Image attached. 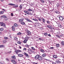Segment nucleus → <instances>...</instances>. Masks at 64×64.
<instances>
[{
  "label": "nucleus",
  "mask_w": 64,
  "mask_h": 64,
  "mask_svg": "<svg viewBox=\"0 0 64 64\" xmlns=\"http://www.w3.org/2000/svg\"><path fill=\"white\" fill-rule=\"evenodd\" d=\"M15 52L16 54H18V52H21V51L20 50H17L16 49L15 50Z\"/></svg>",
  "instance_id": "1"
},
{
  "label": "nucleus",
  "mask_w": 64,
  "mask_h": 64,
  "mask_svg": "<svg viewBox=\"0 0 64 64\" xmlns=\"http://www.w3.org/2000/svg\"><path fill=\"white\" fill-rule=\"evenodd\" d=\"M28 41V39L26 38H24V40L23 41V43H27V41Z\"/></svg>",
  "instance_id": "2"
},
{
  "label": "nucleus",
  "mask_w": 64,
  "mask_h": 64,
  "mask_svg": "<svg viewBox=\"0 0 64 64\" xmlns=\"http://www.w3.org/2000/svg\"><path fill=\"white\" fill-rule=\"evenodd\" d=\"M0 25H1V26H4V27H5V24L2 22H0Z\"/></svg>",
  "instance_id": "3"
},
{
  "label": "nucleus",
  "mask_w": 64,
  "mask_h": 64,
  "mask_svg": "<svg viewBox=\"0 0 64 64\" xmlns=\"http://www.w3.org/2000/svg\"><path fill=\"white\" fill-rule=\"evenodd\" d=\"M59 18L61 21H63V18L62 17V16H60L59 17Z\"/></svg>",
  "instance_id": "4"
},
{
  "label": "nucleus",
  "mask_w": 64,
  "mask_h": 64,
  "mask_svg": "<svg viewBox=\"0 0 64 64\" xmlns=\"http://www.w3.org/2000/svg\"><path fill=\"white\" fill-rule=\"evenodd\" d=\"M11 62H12L14 64H16V62L15 61V60H12L11 61Z\"/></svg>",
  "instance_id": "5"
},
{
  "label": "nucleus",
  "mask_w": 64,
  "mask_h": 64,
  "mask_svg": "<svg viewBox=\"0 0 64 64\" xmlns=\"http://www.w3.org/2000/svg\"><path fill=\"white\" fill-rule=\"evenodd\" d=\"M26 19L27 20V21H28V22H32V23H33V22L31 20H30L29 19L26 18Z\"/></svg>",
  "instance_id": "6"
},
{
  "label": "nucleus",
  "mask_w": 64,
  "mask_h": 64,
  "mask_svg": "<svg viewBox=\"0 0 64 64\" xmlns=\"http://www.w3.org/2000/svg\"><path fill=\"white\" fill-rule=\"evenodd\" d=\"M24 12L25 13H26L28 15H30V14H29V12H28V11H26V10H24Z\"/></svg>",
  "instance_id": "7"
},
{
  "label": "nucleus",
  "mask_w": 64,
  "mask_h": 64,
  "mask_svg": "<svg viewBox=\"0 0 64 64\" xmlns=\"http://www.w3.org/2000/svg\"><path fill=\"white\" fill-rule=\"evenodd\" d=\"M38 59L39 60H42V57L41 56H38Z\"/></svg>",
  "instance_id": "8"
},
{
  "label": "nucleus",
  "mask_w": 64,
  "mask_h": 64,
  "mask_svg": "<svg viewBox=\"0 0 64 64\" xmlns=\"http://www.w3.org/2000/svg\"><path fill=\"white\" fill-rule=\"evenodd\" d=\"M56 62L57 64H58V63H61V61L59 60H56Z\"/></svg>",
  "instance_id": "9"
},
{
  "label": "nucleus",
  "mask_w": 64,
  "mask_h": 64,
  "mask_svg": "<svg viewBox=\"0 0 64 64\" xmlns=\"http://www.w3.org/2000/svg\"><path fill=\"white\" fill-rule=\"evenodd\" d=\"M47 27L48 28H49V29H52V27H51V26H50L48 25L47 26Z\"/></svg>",
  "instance_id": "10"
},
{
  "label": "nucleus",
  "mask_w": 64,
  "mask_h": 64,
  "mask_svg": "<svg viewBox=\"0 0 64 64\" xmlns=\"http://www.w3.org/2000/svg\"><path fill=\"white\" fill-rule=\"evenodd\" d=\"M26 32L27 33H28V35H29L30 34H31V32H30V31H28V30H27L26 31Z\"/></svg>",
  "instance_id": "11"
},
{
  "label": "nucleus",
  "mask_w": 64,
  "mask_h": 64,
  "mask_svg": "<svg viewBox=\"0 0 64 64\" xmlns=\"http://www.w3.org/2000/svg\"><path fill=\"white\" fill-rule=\"evenodd\" d=\"M12 31H15V27L14 26H12Z\"/></svg>",
  "instance_id": "12"
},
{
  "label": "nucleus",
  "mask_w": 64,
  "mask_h": 64,
  "mask_svg": "<svg viewBox=\"0 0 64 64\" xmlns=\"http://www.w3.org/2000/svg\"><path fill=\"white\" fill-rule=\"evenodd\" d=\"M1 18H7V16H0Z\"/></svg>",
  "instance_id": "13"
},
{
  "label": "nucleus",
  "mask_w": 64,
  "mask_h": 64,
  "mask_svg": "<svg viewBox=\"0 0 64 64\" xmlns=\"http://www.w3.org/2000/svg\"><path fill=\"white\" fill-rule=\"evenodd\" d=\"M40 52H41L42 53H44L45 52V51H44V50H42V49L40 50Z\"/></svg>",
  "instance_id": "14"
},
{
  "label": "nucleus",
  "mask_w": 64,
  "mask_h": 64,
  "mask_svg": "<svg viewBox=\"0 0 64 64\" xmlns=\"http://www.w3.org/2000/svg\"><path fill=\"white\" fill-rule=\"evenodd\" d=\"M12 59H14V60H15L16 59V57L15 56H12Z\"/></svg>",
  "instance_id": "15"
},
{
  "label": "nucleus",
  "mask_w": 64,
  "mask_h": 64,
  "mask_svg": "<svg viewBox=\"0 0 64 64\" xmlns=\"http://www.w3.org/2000/svg\"><path fill=\"white\" fill-rule=\"evenodd\" d=\"M8 5H11V6H14L15 5V4H8Z\"/></svg>",
  "instance_id": "16"
},
{
  "label": "nucleus",
  "mask_w": 64,
  "mask_h": 64,
  "mask_svg": "<svg viewBox=\"0 0 64 64\" xmlns=\"http://www.w3.org/2000/svg\"><path fill=\"white\" fill-rule=\"evenodd\" d=\"M24 54L26 56H28V54L25 52H24Z\"/></svg>",
  "instance_id": "17"
},
{
  "label": "nucleus",
  "mask_w": 64,
  "mask_h": 64,
  "mask_svg": "<svg viewBox=\"0 0 64 64\" xmlns=\"http://www.w3.org/2000/svg\"><path fill=\"white\" fill-rule=\"evenodd\" d=\"M32 20H34V21H38V20L37 19L34 18H32Z\"/></svg>",
  "instance_id": "18"
},
{
  "label": "nucleus",
  "mask_w": 64,
  "mask_h": 64,
  "mask_svg": "<svg viewBox=\"0 0 64 64\" xmlns=\"http://www.w3.org/2000/svg\"><path fill=\"white\" fill-rule=\"evenodd\" d=\"M56 46L57 48H58V47H59V44H57L56 45Z\"/></svg>",
  "instance_id": "19"
},
{
  "label": "nucleus",
  "mask_w": 64,
  "mask_h": 64,
  "mask_svg": "<svg viewBox=\"0 0 64 64\" xmlns=\"http://www.w3.org/2000/svg\"><path fill=\"white\" fill-rule=\"evenodd\" d=\"M23 20H24V19H23V18H21L20 20V22H22L23 21Z\"/></svg>",
  "instance_id": "20"
},
{
  "label": "nucleus",
  "mask_w": 64,
  "mask_h": 64,
  "mask_svg": "<svg viewBox=\"0 0 64 64\" xmlns=\"http://www.w3.org/2000/svg\"><path fill=\"white\" fill-rule=\"evenodd\" d=\"M59 36L61 37H63V34H60Z\"/></svg>",
  "instance_id": "21"
},
{
  "label": "nucleus",
  "mask_w": 64,
  "mask_h": 64,
  "mask_svg": "<svg viewBox=\"0 0 64 64\" xmlns=\"http://www.w3.org/2000/svg\"><path fill=\"white\" fill-rule=\"evenodd\" d=\"M20 10H21L22 8V6H21V5L20 6Z\"/></svg>",
  "instance_id": "22"
},
{
  "label": "nucleus",
  "mask_w": 64,
  "mask_h": 64,
  "mask_svg": "<svg viewBox=\"0 0 64 64\" xmlns=\"http://www.w3.org/2000/svg\"><path fill=\"white\" fill-rule=\"evenodd\" d=\"M31 48L33 50H36V49H35V48H34V47H32Z\"/></svg>",
  "instance_id": "23"
},
{
  "label": "nucleus",
  "mask_w": 64,
  "mask_h": 64,
  "mask_svg": "<svg viewBox=\"0 0 64 64\" xmlns=\"http://www.w3.org/2000/svg\"><path fill=\"white\" fill-rule=\"evenodd\" d=\"M35 59L36 60H37L38 59V57H37V56H35Z\"/></svg>",
  "instance_id": "24"
},
{
  "label": "nucleus",
  "mask_w": 64,
  "mask_h": 64,
  "mask_svg": "<svg viewBox=\"0 0 64 64\" xmlns=\"http://www.w3.org/2000/svg\"><path fill=\"white\" fill-rule=\"evenodd\" d=\"M38 21H42V20H41V18H38Z\"/></svg>",
  "instance_id": "25"
},
{
  "label": "nucleus",
  "mask_w": 64,
  "mask_h": 64,
  "mask_svg": "<svg viewBox=\"0 0 64 64\" xmlns=\"http://www.w3.org/2000/svg\"><path fill=\"white\" fill-rule=\"evenodd\" d=\"M21 24H22V25H25V23L23 22H21Z\"/></svg>",
  "instance_id": "26"
},
{
  "label": "nucleus",
  "mask_w": 64,
  "mask_h": 64,
  "mask_svg": "<svg viewBox=\"0 0 64 64\" xmlns=\"http://www.w3.org/2000/svg\"><path fill=\"white\" fill-rule=\"evenodd\" d=\"M14 26L15 27H17L18 26V25L16 24H14Z\"/></svg>",
  "instance_id": "27"
},
{
  "label": "nucleus",
  "mask_w": 64,
  "mask_h": 64,
  "mask_svg": "<svg viewBox=\"0 0 64 64\" xmlns=\"http://www.w3.org/2000/svg\"><path fill=\"white\" fill-rule=\"evenodd\" d=\"M61 44L62 45H64V42H62Z\"/></svg>",
  "instance_id": "28"
},
{
  "label": "nucleus",
  "mask_w": 64,
  "mask_h": 64,
  "mask_svg": "<svg viewBox=\"0 0 64 64\" xmlns=\"http://www.w3.org/2000/svg\"><path fill=\"white\" fill-rule=\"evenodd\" d=\"M17 34L18 35H21L22 34V33L19 32V33H18Z\"/></svg>",
  "instance_id": "29"
},
{
  "label": "nucleus",
  "mask_w": 64,
  "mask_h": 64,
  "mask_svg": "<svg viewBox=\"0 0 64 64\" xmlns=\"http://www.w3.org/2000/svg\"><path fill=\"white\" fill-rule=\"evenodd\" d=\"M17 43H18V44H21V42L18 41V42Z\"/></svg>",
  "instance_id": "30"
},
{
  "label": "nucleus",
  "mask_w": 64,
  "mask_h": 64,
  "mask_svg": "<svg viewBox=\"0 0 64 64\" xmlns=\"http://www.w3.org/2000/svg\"><path fill=\"white\" fill-rule=\"evenodd\" d=\"M46 22H47V23L48 24H50V22H49V21H46Z\"/></svg>",
  "instance_id": "31"
},
{
  "label": "nucleus",
  "mask_w": 64,
  "mask_h": 64,
  "mask_svg": "<svg viewBox=\"0 0 64 64\" xmlns=\"http://www.w3.org/2000/svg\"><path fill=\"white\" fill-rule=\"evenodd\" d=\"M53 57L55 59H57V56H53Z\"/></svg>",
  "instance_id": "32"
},
{
  "label": "nucleus",
  "mask_w": 64,
  "mask_h": 64,
  "mask_svg": "<svg viewBox=\"0 0 64 64\" xmlns=\"http://www.w3.org/2000/svg\"><path fill=\"white\" fill-rule=\"evenodd\" d=\"M25 46L26 47H27V48H29V46L27 44L26 45H25Z\"/></svg>",
  "instance_id": "33"
},
{
  "label": "nucleus",
  "mask_w": 64,
  "mask_h": 64,
  "mask_svg": "<svg viewBox=\"0 0 64 64\" xmlns=\"http://www.w3.org/2000/svg\"><path fill=\"white\" fill-rule=\"evenodd\" d=\"M42 20L43 23H45V20L44 18H43Z\"/></svg>",
  "instance_id": "34"
},
{
  "label": "nucleus",
  "mask_w": 64,
  "mask_h": 64,
  "mask_svg": "<svg viewBox=\"0 0 64 64\" xmlns=\"http://www.w3.org/2000/svg\"><path fill=\"white\" fill-rule=\"evenodd\" d=\"M28 11H32V10L31 9H28Z\"/></svg>",
  "instance_id": "35"
},
{
  "label": "nucleus",
  "mask_w": 64,
  "mask_h": 64,
  "mask_svg": "<svg viewBox=\"0 0 64 64\" xmlns=\"http://www.w3.org/2000/svg\"><path fill=\"white\" fill-rule=\"evenodd\" d=\"M4 30V29L3 28H1L0 29V31H3Z\"/></svg>",
  "instance_id": "36"
},
{
  "label": "nucleus",
  "mask_w": 64,
  "mask_h": 64,
  "mask_svg": "<svg viewBox=\"0 0 64 64\" xmlns=\"http://www.w3.org/2000/svg\"><path fill=\"white\" fill-rule=\"evenodd\" d=\"M44 35H45V36H47V33H44Z\"/></svg>",
  "instance_id": "37"
},
{
  "label": "nucleus",
  "mask_w": 64,
  "mask_h": 64,
  "mask_svg": "<svg viewBox=\"0 0 64 64\" xmlns=\"http://www.w3.org/2000/svg\"><path fill=\"white\" fill-rule=\"evenodd\" d=\"M18 7V5L14 6V7L15 8H17Z\"/></svg>",
  "instance_id": "38"
},
{
  "label": "nucleus",
  "mask_w": 64,
  "mask_h": 64,
  "mask_svg": "<svg viewBox=\"0 0 64 64\" xmlns=\"http://www.w3.org/2000/svg\"><path fill=\"white\" fill-rule=\"evenodd\" d=\"M28 51L31 52V51H32V50H31V49L30 48H29L28 50Z\"/></svg>",
  "instance_id": "39"
},
{
  "label": "nucleus",
  "mask_w": 64,
  "mask_h": 64,
  "mask_svg": "<svg viewBox=\"0 0 64 64\" xmlns=\"http://www.w3.org/2000/svg\"><path fill=\"white\" fill-rule=\"evenodd\" d=\"M6 61H7L8 62L9 61V59H8V58H6Z\"/></svg>",
  "instance_id": "40"
},
{
  "label": "nucleus",
  "mask_w": 64,
  "mask_h": 64,
  "mask_svg": "<svg viewBox=\"0 0 64 64\" xmlns=\"http://www.w3.org/2000/svg\"><path fill=\"white\" fill-rule=\"evenodd\" d=\"M4 13V12H3V11H1L0 12V14H3V13Z\"/></svg>",
  "instance_id": "41"
},
{
  "label": "nucleus",
  "mask_w": 64,
  "mask_h": 64,
  "mask_svg": "<svg viewBox=\"0 0 64 64\" xmlns=\"http://www.w3.org/2000/svg\"><path fill=\"white\" fill-rule=\"evenodd\" d=\"M18 56H23V55H22V54H18Z\"/></svg>",
  "instance_id": "42"
},
{
  "label": "nucleus",
  "mask_w": 64,
  "mask_h": 64,
  "mask_svg": "<svg viewBox=\"0 0 64 64\" xmlns=\"http://www.w3.org/2000/svg\"><path fill=\"white\" fill-rule=\"evenodd\" d=\"M11 52H12V51H10V52H7V53L8 54H9V53H11Z\"/></svg>",
  "instance_id": "43"
},
{
  "label": "nucleus",
  "mask_w": 64,
  "mask_h": 64,
  "mask_svg": "<svg viewBox=\"0 0 64 64\" xmlns=\"http://www.w3.org/2000/svg\"><path fill=\"white\" fill-rule=\"evenodd\" d=\"M14 39L15 40H17L18 39V38L16 37L14 38Z\"/></svg>",
  "instance_id": "44"
},
{
  "label": "nucleus",
  "mask_w": 64,
  "mask_h": 64,
  "mask_svg": "<svg viewBox=\"0 0 64 64\" xmlns=\"http://www.w3.org/2000/svg\"><path fill=\"white\" fill-rule=\"evenodd\" d=\"M54 48L53 47H52L50 48V49H54Z\"/></svg>",
  "instance_id": "45"
},
{
  "label": "nucleus",
  "mask_w": 64,
  "mask_h": 64,
  "mask_svg": "<svg viewBox=\"0 0 64 64\" xmlns=\"http://www.w3.org/2000/svg\"><path fill=\"white\" fill-rule=\"evenodd\" d=\"M4 39H7L8 38L7 37H4Z\"/></svg>",
  "instance_id": "46"
},
{
  "label": "nucleus",
  "mask_w": 64,
  "mask_h": 64,
  "mask_svg": "<svg viewBox=\"0 0 64 64\" xmlns=\"http://www.w3.org/2000/svg\"><path fill=\"white\" fill-rule=\"evenodd\" d=\"M20 57H23V58H26V57H25V56H20Z\"/></svg>",
  "instance_id": "47"
},
{
  "label": "nucleus",
  "mask_w": 64,
  "mask_h": 64,
  "mask_svg": "<svg viewBox=\"0 0 64 64\" xmlns=\"http://www.w3.org/2000/svg\"><path fill=\"white\" fill-rule=\"evenodd\" d=\"M32 63H33V64H38L37 63H36V62H33Z\"/></svg>",
  "instance_id": "48"
},
{
  "label": "nucleus",
  "mask_w": 64,
  "mask_h": 64,
  "mask_svg": "<svg viewBox=\"0 0 64 64\" xmlns=\"http://www.w3.org/2000/svg\"><path fill=\"white\" fill-rule=\"evenodd\" d=\"M4 45H1V48H2V47H4Z\"/></svg>",
  "instance_id": "49"
},
{
  "label": "nucleus",
  "mask_w": 64,
  "mask_h": 64,
  "mask_svg": "<svg viewBox=\"0 0 64 64\" xmlns=\"http://www.w3.org/2000/svg\"><path fill=\"white\" fill-rule=\"evenodd\" d=\"M56 37H58V38H60V36H58V35H56Z\"/></svg>",
  "instance_id": "50"
},
{
  "label": "nucleus",
  "mask_w": 64,
  "mask_h": 64,
  "mask_svg": "<svg viewBox=\"0 0 64 64\" xmlns=\"http://www.w3.org/2000/svg\"><path fill=\"white\" fill-rule=\"evenodd\" d=\"M42 56H46V54H42Z\"/></svg>",
  "instance_id": "51"
},
{
  "label": "nucleus",
  "mask_w": 64,
  "mask_h": 64,
  "mask_svg": "<svg viewBox=\"0 0 64 64\" xmlns=\"http://www.w3.org/2000/svg\"><path fill=\"white\" fill-rule=\"evenodd\" d=\"M29 14H30V15H33V14H32V13L31 12H30V13H29Z\"/></svg>",
  "instance_id": "52"
},
{
  "label": "nucleus",
  "mask_w": 64,
  "mask_h": 64,
  "mask_svg": "<svg viewBox=\"0 0 64 64\" xmlns=\"http://www.w3.org/2000/svg\"><path fill=\"white\" fill-rule=\"evenodd\" d=\"M41 2H42V3H44V2H45L43 0H42Z\"/></svg>",
  "instance_id": "53"
},
{
  "label": "nucleus",
  "mask_w": 64,
  "mask_h": 64,
  "mask_svg": "<svg viewBox=\"0 0 64 64\" xmlns=\"http://www.w3.org/2000/svg\"><path fill=\"white\" fill-rule=\"evenodd\" d=\"M48 36H49V37H51V35L50 34H48Z\"/></svg>",
  "instance_id": "54"
},
{
  "label": "nucleus",
  "mask_w": 64,
  "mask_h": 64,
  "mask_svg": "<svg viewBox=\"0 0 64 64\" xmlns=\"http://www.w3.org/2000/svg\"><path fill=\"white\" fill-rule=\"evenodd\" d=\"M56 6H57V8H58V7H59V5L58 4H57L56 5Z\"/></svg>",
  "instance_id": "55"
},
{
  "label": "nucleus",
  "mask_w": 64,
  "mask_h": 64,
  "mask_svg": "<svg viewBox=\"0 0 64 64\" xmlns=\"http://www.w3.org/2000/svg\"><path fill=\"white\" fill-rule=\"evenodd\" d=\"M52 64H56V63L53 62L52 63Z\"/></svg>",
  "instance_id": "56"
},
{
  "label": "nucleus",
  "mask_w": 64,
  "mask_h": 64,
  "mask_svg": "<svg viewBox=\"0 0 64 64\" xmlns=\"http://www.w3.org/2000/svg\"><path fill=\"white\" fill-rule=\"evenodd\" d=\"M11 15L12 16H13V14L12 13H11Z\"/></svg>",
  "instance_id": "57"
},
{
  "label": "nucleus",
  "mask_w": 64,
  "mask_h": 64,
  "mask_svg": "<svg viewBox=\"0 0 64 64\" xmlns=\"http://www.w3.org/2000/svg\"><path fill=\"white\" fill-rule=\"evenodd\" d=\"M42 38H40L39 39V40H40V41H41V39Z\"/></svg>",
  "instance_id": "58"
},
{
  "label": "nucleus",
  "mask_w": 64,
  "mask_h": 64,
  "mask_svg": "<svg viewBox=\"0 0 64 64\" xmlns=\"http://www.w3.org/2000/svg\"><path fill=\"white\" fill-rule=\"evenodd\" d=\"M23 50H26V48H24L23 49Z\"/></svg>",
  "instance_id": "59"
},
{
  "label": "nucleus",
  "mask_w": 64,
  "mask_h": 64,
  "mask_svg": "<svg viewBox=\"0 0 64 64\" xmlns=\"http://www.w3.org/2000/svg\"><path fill=\"white\" fill-rule=\"evenodd\" d=\"M30 52H32V53H33L34 52V51H33V50H32L30 51Z\"/></svg>",
  "instance_id": "60"
},
{
  "label": "nucleus",
  "mask_w": 64,
  "mask_h": 64,
  "mask_svg": "<svg viewBox=\"0 0 64 64\" xmlns=\"http://www.w3.org/2000/svg\"><path fill=\"white\" fill-rule=\"evenodd\" d=\"M56 14H58V12H57L56 11Z\"/></svg>",
  "instance_id": "61"
},
{
  "label": "nucleus",
  "mask_w": 64,
  "mask_h": 64,
  "mask_svg": "<svg viewBox=\"0 0 64 64\" xmlns=\"http://www.w3.org/2000/svg\"><path fill=\"white\" fill-rule=\"evenodd\" d=\"M2 10H3V11H5V9H2Z\"/></svg>",
  "instance_id": "62"
},
{
  "label": "nucleus",
  "mask_w": 64,
  "mask_h": 64,
  "mask_svg": "<svg viewBox=\"0 0 64 64\" xmlns=\"http://www.w3.org/2000/svg\"><path fill=\"white\" fill-rule=\"evenodd\" d=\"M41 40H42V41H44V40L42 38Z\"/></svg>",
  "instance_id": "63"
},
{
  "label": "nucleus",
  "mask_w": 64,
  "mask_h": 64,
  "mask_svg": "<svg viewBox=\"0 0 64 64\" xmlns=\"http://www.w3.org/2000/svg\"><path fill=\"white\" fill-rule=\"evenodd\" d=\"M62 58H64V56H62Z\"/></svg>",
  "instance_id": "64"
}]
</instances>
